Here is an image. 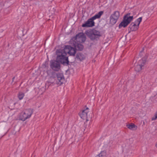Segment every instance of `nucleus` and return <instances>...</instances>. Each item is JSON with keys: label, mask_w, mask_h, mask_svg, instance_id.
I'll use <instances>...</instances> for the list:
<instances>
[{"label": "nucleus", "mask_w": 157, "mask_h": 157, "mask_svg": "<svg viewBox=\"0 0 157 157\" xmlns=\"http://www.w3.org/2000/svg\"><path fill=\"white\" fill-rule=\"evenodd\" d=\"M86 34L91 40H97L101 36L100 32L94 29H90L85 32Z\"/></svg>", "instance_id": "f257e3e1"}, {"label": "nucleus", "mask_w": 157, "mask_h": 157, "mask_svg": "<svg viewBox=\"0 0 157 157\" xmlns=\"http://www.w3.org/2000/svg\"><path fill=\"white\" fill-rule=\"evenodd\" d=\"M60 50H57L56 54L57 56L56 60L63 64L64 65H67L69 64V61L68 57L66 56L65 53L61 52Z\"/></svg>", "instance_id": "f03ea898"}, {"label": "nucleus", "mask_w": 157, "mask_h": 157, "mask_svg": "<svg viewBox=\"0 0 157 157\" xmlns=\"http://www.w3.org/2000/svg\"><path fill=\"white\" fill-rule=\"evenodd\" d=\"M103 13V11H101L91 18L88 19L85 23L82 25L83 27H92L94 26L95 23L94 20L99 18Z\"/></svg>", "instance_id": "7ed1b4c3"}, {"label": "nucleus", "mask_w": 157, "mask_h": 157, "mask_svg": "<svg viewBox=\"0 0 157 157\" xmlns=\"http://www.w3.org/2000/svg\"><path fill=\"white\" fill-rule=\"evenodd\" d=\"M33 113V109H26L22 112L20 116L19 119L25 121L27 119L30 118Z\"/></svg>", "instance_id": "20e7f679"}, {"label": "nucleus", "mask_w": 157, "mask_h": 157, "mask_svg": "<svg viewBox=\"0 0 157 157\" xmlns=\"http://www.w3.org/2000/svg\"><path fill=\"white\" fill-rule=\"evenodd\" d=\"M130 13H128L124 16L123 21L119 25V28H120L122 27L125 28L130 23L133 17V16H130Z\"/></svg>", "instance_id": "39448f33"}, {"label": "nucleus", "mask_w": 157, "mask_h": 157, "mask_svg": "<svg viewBox=\"0 0 157 157\" xmlns=\"http://www.w3.org/2000/svg\"><path fill=\"white\" fill-rule=\"evenodd\" d=\"M142 20V17H140L137 19L135 22L131 23L129 27L130 30L131 31H136L137 30Z\"/></svg>", "instance_id": "423d86ee"}, {"label": "nucleus", "mask_w": 157, "mask_h": 157, "mask_svg": "<svg viewBox=\"0 0 157 157\" xmlns=\"http://www.w3.org/2000/svg\"><path fill=\"white\" fill-rule=\"evenodd\" d=\"M86 40L85 35L82 33H80L76 35L75 41L82 43L84 42Z\"/></svg>", "instance_id": "0eeeda50"}, {"label": "nucleus", "mask_w": 157, "mask_h": 157, "mask_svg": "<svg viewBox=\"0 0 157 157\" xmlns=\"http://www.w3.org/2000/svg\"><path fill=\"white\" fill-rule=\"evenodd\" d=\"M50 66L51 68L56 71H59L60 68V63L57 60L51 61Z\"/></svg>", "instance_id": "6e6552de"}, {"label": "nucleus", "mask_w": 157, "mask_h": 157, "mask_svg": "<svg viewBox=\"0 0 157 157\" xmlns=\"http://www.w3.org/2000/svg\"><path fill=\"white\" fill-rule=\"evenodd\" d=\"M57 79V84L59 85L62 84L64 81V78L62 73H58L56 74Z\"/></svg>", "instance_id": "1a4fd4ad"}, {"label": "nucleus", "mask_w": 157, "mask_h": 157, "mask_svg": "<svg viewBox=\"0 0 157 157\" xmlns=\"http://www.w3.org/2000/svg\"><path fill=\"white\" fill-rule=\"evenodd\" d=\"M88 108L83 110L80 114V116L81 118L83 120H86L88 121Z\"/></svg>", "instance_id": "9d476101"}, {"label": "nucleus", "mask_w": 157, "mask_h": 157, "mask_svg": "<svg viewBox=\"0 0 157 157\" xmlns=\"http://www.w3.org/2000/svg\"><path fill=\"white\" fill-rule=\"evenodd\" d=\"M81 43L74 41L73 44L75 49L79 51H82L84 48V46Z\"/></svg>", "instance_id": "9b49d317"}, {"label": "nucleus", "mask_w": 157, "mask_h": 157, "mask_svg": "<svg viewBox=\"0 0 157 157\" xmlns=\"http://www.w3.org/2000/svg\"><path fill=\"white\" fill-rule=\"evenodd\" d=\"M86 58L85 55L81 53H78L76 54V59L82 61L84 60Z\"/></svg>", "instance_id": "f8f14e48"}, {"label": "nucleus", "mask_w": 157, "mask_h": 157, "mask_svg": "<svg viewBox=\"0 0 157 157\" xmlns=\"http://www.w3.org/2000/svg\"><path fill=\"white\" fill-rule=\"evenodd\" d=\"M71 48V46L70 45H66L65 46V48L64 49H59L58 50H60L61 51V52L64 53H65L66 54V55L67 56V53L69 54L70 48Z\"/></svg>", "instance_id": "ddd939ff"}, {"label": "nucleus", "mask_w": 157, "mask_h": 157, "mask_svg": "<svg viewBox=\"0 0 157 157\" xmlns=\"http://www.w3.org/2000/svg\"><path fill=\"white\" fill-rule=\"evenodd\" d=\"M109 24L113 25L116 24L118 20L111 15L109 17Z\"/></svg>", "instance_id": "4468645a"}, {"label": "nucleus", "mask_w": 157, "mask_h": 157, "mask_svg": "<svg viewBox=\"0 0 157 157\" xmlns=\"http://www.w3.org/2000/svg\"><path fill=\"white\" fill-rule=\"evenodd\" d=\"M70 50L69 51V54L70 55L72 56H74L75 54L76 53V51L75 48H74L71 46V48H70Z\"/></svg>", "instance_id": "2eb2a0df"}, {"label": "nucleus", "mask_w": 157, "mask_h": 157, "mask_svg": "<svg viewBox=\"0 0 157 157\" xmlns=\"http://www.w3.org/2000/svg\"><path fill=\"white\" fill-rule=\"evenodd\" d=\"M111 15L117 20H118L120 15V12L118 11H115Z\"/></svg>", "instance_id": "dca6fc26"}, {"label": "nucleus", "mask_w": 157, "mask_h": 157, "mask_svg": "<svg viewBox=\"0 0 157 157\" xmlns=\"http://www.w3.org/2000/svg\"><path fill=\"white\" fill-rule=\"evenodd\" d=\"M142 67L140 64L136 65L135 67V70L138 72L142 70Z\"/></svg>", "instance_id": "f3484780"}, {"label": "nucleus", "mask_w": 157, "mask_h": 157, "mask_svg": "<svg viewBox=\"0 0 157 157\" xmlns=\"http://www.w3.org/2000/svg\"><path fill=\"white\" fill-rule=\"evenodd\" d=\"M126 126L128 128L130 129H132L133 128H137V126L133 123H131V124H128Z\"/></svg>", "instance_id": "a211bd4d"}, {"label": "nucleus", "mask_w": 157, "mask_h": 157, "mask_svg": "<svg viewBox=\"0 0 157 157\" xmlns=\"http://www.w3.org/2000/svg\"><path fill=\"white\" fill-rule=\"evenodd\" d=\"M24 96V94L22 92H20L18 95V97L20 100L22 99Z\"/></svg>", "instance_id": "6ab92c4d"}, {"label": "nucleus", "mask_w": 157, "mask_h": 157, "mask_svg": "<svg viewBox=\"0 0 157 157\" xmlns=\"http://www.w3.org/2000/svg\"><path fill=\"white\" fill-rule=\"evenodd\" d=\"M146 62V60L144 58H143L141 60L139 61V63H141V64H140L141 65V66H143L144 65Z\"/></svg>", "instance_id": "aec40b11"}, {"label": "nucleus", "mask_w": 157, "mask_h": 157, "mask_svg": "<svg viewBox=\"0 0 157 157\" xmlns=\"http://www.w3.org/2000/svg\"><path fill=\"white\" fill-rule=\"evenodd\" d=\"M157 118V111L155 114V117H153L152 118L151 120L153 121L156 120Z\"/></svg>", "instance_id": "412c9836"}, {"label": "nucleus", "mask_w": 157, "mask_h": 157, "mask_svg": "<svg viewBox=\"0 0 157 157\" xmlns=\"http://www.w3.org/2000/svg\"><path fill=\"white\" fill-rule=\"evenodd\" d=\"M103 152H101L96 157H104L103 155Z\"/></svg>", "instance_id": "4be33fe9"}, {"label": "nucleus", "mask_w": 157, "mask_h": 157, "mask_svg": "<svg viewBox=\"0 0 157 157\" xmlns=\"http://www.w3.org/2000/svg\"><path fill=\"white\" fill-rule=\"evenodd\" d=\"M155 146L157 148V141L156 142L155 144Z\"/></svg>", "instance_id": "5701e85b"}, {"label": "nucleus", "mask_w": 157, "mask_h": 157, "mask_svg": "<svg viewBox=\"0 0 157 157\" xmlns=\"http://www.w3.org/2000/svg\"><path fill=\"white\" fill-rule=\"evenodd\" d=\"M14 78H15V77H13V78H12V81H13V80H14Z\"/></svg>", "instance_id": "b1692460"}]
</instances>
